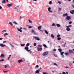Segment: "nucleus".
Returning <instances> with one entry per match:
<instances>
[{"mask_svg":"<svg viewBox=\"0 0 74 74\" xmlns=\"http://www.w3.org/2000/svg\"><path fill=\"white\" fill-rule=\"evenodd\" d=\"M63 16H67V17L66 18L67 20H70V19H71V17H70V16H68L67 13H66L65 14H63Z\"/></svg>","mask_w":74,"mask_h":74,"instance_id":"obj_1","label":"nucleus"},{"mask_svg":"<svg viewBox=\"0 0 74 74\" xmlns=\"http://www.w3.org/2000/svg\"><path fill=\"white\" fill-rule=\"evenodd\" d=\"M24 49L27 50V52H29V51H31V50H28L29 49V48L28 47H25Z\"/></svg>","mask_w":74,"mask_h":74,"instance_id":"obj_2","label":"nucleus"},{"mask_svg":"<svg viewBox=\"0 0 74 74\" xmlns=\"http://www.w3.org/2000/svg\"><path fill=\"white\" fill-rule=\"evenodd\" d=\"M48 54V52H45L43 53L42 54L43 56H46Z\"/></svg>","mask_w":74,"mask_h":74,"instance_id":"obj_3","label":"nucleus"},{"mask_svg":"<svg viewBox=\"0 0 74 74\" xmlns=\"http://www.w3.org/2000/svg\"><path fill=\"white\" fill-rule=\"evenodd\" d=\"M34 38L35 39V40H37L38 41L40 40V38L38 37H37L36 36H35L34 37Z\"/></svg>","mask_w":74,"mask_h":74,"instance_id":"obj_4","label":"nucleus"},{"mask_svg":"<svg viewBox=\"0 0 74 74\" xmlns=\"http://www.w3.org/2000/svg\"><path fill=\"white\" fill-rule=\"evenodd\" d=\"M12 5V3H8L7 4V7H11Z\"/></svg>","mask_w":74,"mask_h":74,"instance_id":"obj_5","label":"nucleus"},{"mask_svg":"<svg viewBox=\"0 0 74 74\" xmlns=\"http://www.w3.org/2000/svg\"><path fill=\"white\" fill-rule=\"evenodd\" d=\"M42 48L38 47V49H37V50L38 51H41L42 50Z\"/></svg>","mask_w":74,"mask_h":74,"instance_id":"obj_6","label":"nucleus"},{"mask_svg":"<svg viewBox=\"0 0 74 74\" xmlns=\"http://www.w3.org/2000/svg\"><path fill=\"white\" fill-rule=\"evenodd\" d=\"M40 69L36 71L35 72V74H37V73H40Z\"/></svg>","mask_w":74,"mask_h":74,"instance_id":"obj_7","label":"nucleus"},{"mask_svg":"<svg viewBox=\"0 0 74 74\" xmlns=\"http://www.w3.org/2000/svg\"><path fill=\"white\" fill-rule=\"evenodd\" d=\"M0 46L1 47H5V45H3V44H0Z\"/></svg>","mask_w":74,"mask_h":74,"instance_id":"obj_8","label":"nucleus"},{"mask_svg":"<svg viewBox=\"0 0 74 74\" xmlns=\"http://www.w3.org/2000/svg\"><path fill=\"white\" fill-rule=\"evenodd\" d=\"M1 57H2L3 58H4V55L3 54H1L0 56V58H1Z\"/></svg>","mask_w":74,"mask_h":74,"instance_id":"obj_9","label":"nucleus"},{"mask_svg":"<svg viewBox=\"0 0 74 74\" xmlns=\"http://www.w3.org/2000/svg\"><path fill=\"white\" fill-rule=\"evenodd\" d=\"M69 52L70 53H73V51L71 50H69Z\"/></svg>","mask_w":74,"mask_h":74,"instance_id":"obj_10","label":"nucleus"},{"mask_svg":"<svg viewBox=\"0 0 74 74\" xmlns=\"http://www.w3.org/2000/svg\"><path fill=\"white\" fill-rule=\"evenodd\" d=\"M1 2L3 4H5V3H6V2L5 1V0H3Z\"/></svg>","mask_w":74,"mask_h":74,"instance_id":"obj_11","label":"nucleus"},{"mask_svg":"<svg viewBox=\"0 0 74 74\" xmlns=\"http://www.w3.org/2000/svg\"><path fill=\"white\" fill-rule=\"evenodd\" d=\"M17 29L19 32H22V29H20L19 28H17Z\"/></svg>","mask_w":74,"mask_h":74,"instance_id":"obj_12","label":"nucleus"},{"mask_svg":"<svg viewBox=\"0 0 74 74\" xmlns=\"http://www.w3.org/2000/svg\"><path fill=\"white\" fill-rule=\"evenodd\" d=\"M23 61L22 60H18V62H19V63H20L21 62H22Z\"/></svg>","mask_w":74,"mask_h":74,"instance_id":"obj_13","label":"nucleus"},{"mask_svg":"<svg viewBox=\"0 0 74 74\" xmlns=\"http://www.w3.org/2000/svg\"><path fill=\"white\" fill-rule=\"evenodd\" d=\"M64 54L66 55H69V53L68 52H66L64 53Z\"/></svg>","mask_w":74,"mask_h":74,"instance_id":"obj_14","label":"nucleus"},{"mask_svg":"<svg viewBox=\"0 0 74 74\" xmlns=\"http://www.w3.org/2000/svg\"><path fill=\"white\" fill-rule=\"evenodd\" d=\"M38 30H40V29H41V26H40L38 27Z\"/></svg>","mask_w":74,"mask_h":74,"instance_id":"obj_15","label":"nucleus"},{"mask_svg":"<svg viewBox=\"0 0 74 74\" xmlns=\"http://www.w3.org/2000/svg\"><path fill=\"white\" fill-rule=\"evenodd\" d=\"M58 50L60 52H61L62 51V50L61 49H58Z\"/></svg>","mask_w":74,"mask_h":74,"instance_id":"obj_16","label":"nucleus"},{"mask_svg":"<svg viewBox=\"0 0 74 74\" xmlns=\"http://www.w3.org/2000/svg\"><path fill=\"white\" fill-rule=\"evenodd\" d=\"M56 26H57V27H59L60 26V25L59 24H56Z\"/></svg>","mask_w":74,"mask_h":74,"instance_id":"obj_17","label":"nucleus"},{"mask_svg":"<svg viewBox=\"0 0 74 74\" xmlns=\"http://www.w3.org/2000/svg\"><path fill=\"white\" fill-rule=\"evenodd\" d=\"M13 24H15V25H17V23L16 21H14L12 22Z\"/></svg>","mask_w":74,"mask_h":74,"instance_id":"obj_18","label":"nucleus"},{"mask_svg":"<svg viewBox=\"0 0 74 74\" xmlns=\"http://www.w3.org/2000/svg\"><path fill=\"white\" fill-rule=\"evenodd\" d=\"M66 30L67 31H70L71 30V29L70 28H66Z\"/></svg>","mask_w":74,"mask_h":74,"instance_id":"obj_19","label":"nucleus"},{"mask_svg":"<svg viewBox=\"0 0 74 74\" xmlns=\"http://www.w3.org/2000/svg\"><path fill=\"white\" fill-rule=\"evenodd\" d=\"M4 32H7V31H6L5 30H4L2 31V34H3V33H4Z\"/></svg>","mask_w":74,"mask_h":74,"instance_id":"obj_20","label":"nucleus"},{"mask_svg":"<svg viewBox=\"0 0 74 74\" xmlns=\"http://www.w3.org/2000/svg\"><path fill=\"white\" fill-rule=\"evenodd\" d=\"M45 33H46L47 34H48V32H47V31L46 30H45Z\"/></svg>","mask_w":74,"mask_h":74,"instance_id":"obj_21","label":"nucleus"},{"mask_svg":"<svg viewBox=\"0 0 74 74\" xmlns=\"http://www.w3.org/2000/svg\"><path fill=\"white\" fill-rule=\"evenodd\" d=\"M51 37H52V38H54V37H55V36H53V34H51Z\"/></svg>","mask_w":74,"mask_h":74,"instance_id":"obj_22","label":"nucleus"},{"mask_svg":"<svg viewBox=\"0 0 74 74\" xmlns=\"http://www.w3.org/2000/svg\"><path fill=\"white\" fill-rule=\"evenodd\" d=\"M4 36H8V34L7 33H6L3 34Z\"/></svg>","mask_w":74,"mask_h":74,"instance_id":"obj_23","label":"nucleus"},{"mask_svg":"<svg viewBox=\"0 0 74 74\" xmlns=\"http://www.w3.org/2000/svg\"><path fill=\"white\" fill-rule=\"evenodd\" d=\"M43 46L45 48H47V45L45 44L43 45Z\"/></svg>","mask_w":74,"mask_h":74,"instance_id":"obj_24","label":"nucleus"},{"mask_svg":"<svg viewBox=\"0 0 74 74\" xmlns=\"http://www.w3.org/2000/svg\"><path fill=\"white\" fill-rule=\"evenodd\" d=\"M60 55H63V53H64V52H62V51L61 52H60Z\"/></svg>","mask_w":74,"mask_h":74,"instance_id":"obj_25","label":"nucleus"},{"mask_svg":"<svg viewBox=\"0 0 74 74\" xmlns=\"http://www.w3.org/2000/svg\"><path fill=\"white\" fill-rule=\"evenodd\" d=\"M56 24H55L53 23V24H52L51 25V26H56Z\"/></svg>","mask_w":74,"mask_h":74,"instance_id":"obj_26","label":"nucleus"},{"mask_svg":"<svg viewBox=\"0 0 74 74\" xmlns=\"http://www.w3.org/2000/svg\"><path fill=\"white\" fill-rule=\"evenodd\" d=\"M28 21L29 22V23H33V22L32 21H30V19L28 20Z\"/></svg>","mask_w":74,"mask_h":74,"instance_id":"obj_27","label":"nucleus"},{"mask_svg":"<svg viewBox=\"0 0 74 74\" xmlns=\"http://www.w3.org/2000/svg\"><path fill=\"white\" fill-rule=\"evenodd\" d=\"M51 8L50 7H49V8H48V11H50V10H51Z\"/></svg>","mask_w":74,"mask_h":74,"instance_id":"obj_28","label":"nucleus"},{"mask_svg":"<svg viewBox=\"0 0 74 74\" xmlns=\"http://www.w3.org/2000/svg\"><path fill=\"white\" fill-rule=\"evenodd\" d=\"M29 45H30V43H27L26 45V46L27 47L28 46H29Z\"/></svg>","mask_w":74,"mask_h":74,"instance_id":"obj_29","label":"nucleus"},{"mask_svg":"<svg viewBox=\"0 0 74 74\" xmlns=\"http://www.w3.org/2000/svg\"><path fill=\"white\" fill-rule=\"evenodd\" d=\"M52 2L51 1H50L49 2V4L51 5L52 4Z\"/></svg>","mask_w":74,"mask_h":74,"instance_id":"obj_30","label":"nucleus"},{"mask_svg":"<svg viewBox=\"0 0 74 74\" xmlns=\"http://www.w3.org/2000/svg\"><path fill=\"white\" fill-rule=\"evenodd\" d=\"M61 38L58 37V38H57V40H60L61 39Z\"/></svg>","mask_w":74,"mask_h":74,"instance_id":"obj_31","label":"nucleus"},{"mask_svg":"<svg viewBox=\"0 0 74 74\" xmlns=\"http://www.w3.org/2000/svg\"><path fill=\"white\" fill-rule=\"evenodd\" d=\"M21 45V46L23 47V46H25V44H21V45Z\"/></svg>","mask_w":74,"mask_h":74,"instance_id":"obj_32","label":"nucleus"},{"mask_svg":"<svg viewBox=\"0 0 74 74\" xmlns=\"http://www.w3.org/2000/svg\"><path fill=\"white\" fill-rule=\"evenodd\" d=\"M38 47H40V48H42V45H38Z\"/></svg>","mask_w":74,"mask_h":74,"instance_id":"obj_33","label":"nucleus"},{"mask_svg":"<svg viewBox=\"0 0 74 74\" xmlns=\"http://www.w3.org/2000/svg\"><path fill=\"white\" fill-rule=\"evenodd\" d=\"M36 45H37V44H36V43H34V46H36Z\"/></svg>","mask_w":74,"mask_h":74,"instance_id":"obj_34","label":"nucleus"},{"mask_svg":"<svg viewBox=\"0 0 74 74\" xmlns=\"http://www.w3.org/2000/svg\"><path fill=\"white\" fill-rule=\"evenodd\" d=\"M10 45L12 47H14V45L10 44Z\"/></svg>","mask_w":74,"mask_h":74,"instance_id":"obj_35","label":"nucleus"},{"mask_svg":"<svg viewBox=\"0 0 74 74\" xmlns=\"http://www.w3.org/2000/svg\"><path fill=\"white\" fill-rule=\"evenodd\" d=\"M60 34H58L57 36V37L58 38L59 37H60Z\"/></svg>","mask_w":74,"mask_h":74,"instance_id":"obj_36","label":"nucleus"},{"mask_svg":"<svg viewBox=\"0 0 74 74\" xmlns=\"http://www.w3.org/2000/svg\"><path fill=\"white\" fill-rule=\"evenodd\" d=\"M58 10L59 11H62V9L60 8H58Z\"/></svg>","mask_w":74,"mask_h":74,"instance_id":"obj_37","label":"nucleus"},{"mask_svg":"<svg viewBox=\"0 0 74 74\" xmlns=\"http://www.w3.org/2000/svg\"><path fill=\"white\" fill-rule=\"evenodd\" d=\"M69 66H72V63H71V62H70L69 63Z\"/></svg>","mask_w":74,"mask_h":74,"instance_id":"obj_38","label":"nucleus"},{"mask_svg":"<svg viewBox=\"0 0 74 74\" xmlns=\"http://www.w3.org/2000/svg\"><path fill=\"white\" fill-rule=\"evenodd\" d=\"M9 71L8 70L6 71H3V73H7V72H8V71Z\"/></svg>","mask_w":74,"mask_h":74,"instance_id":"obj_39","label":"nucleus"},{"mask_svg":"<svg viewBox=\"0 0 74 74\" xmlns=\"http://www.w3.org/2000/svg\"><path fill=\"white\" fill-rule=\"evenodd\" d=\"M9 24H10V25H12V22H10Z\"/></svg>","mask_w":74,"mask_h":74,"instance_id":"obj_40","label":"nucleus"},{"mask_svg":"<svg viewBox=\"0 0 74 74\" xmlns=\"http://www.w3.org/2000/svg\"><path fill=\"white\" fill-rule=\"evenodd\" d=\"M4 59H2L1 60H0V62H1V61H4Z\"/></svg>","mask_w":74,"mask_h":74,"instance_id":"obj_41","label":"nucleus"},{"mask_svg":"<svg viewBox=\"0 0 74 74\" xmlns=\"http://www.w3.org/2000/svg\"><path fill=\"white\" fill-rule=\"evenodd\" d=\"M32 33H34V30H33V29H32Z\"/></svg>","mask_w":74,"mask_h":74,"instance_id":"obj_42","label":"nucleus"},{"mask_svg":"<svg viewBox=\"0 0 74 74\" xmlns=\"http://www.w3.org/2000/svg\"><path fill=\"white\" fill-rule=\"evenodd\" d=\"M48 73L47 72H43V74H47Z\"/></svg>","mask_w":74,"mask_h":74,"instance_id":"obj_43","label":"nucleus"},{"mask_svg":"<svg viewBox=\"0 0 74 74\" xmlns=\"http://www.w3.org/2000/svg\"><path fill=\"white\" fill-rule=\"evenodd\" d=\"M32 27L31 26H29L28 27L29 29H30Z\"/></svg>","mask_w":74,"mask_h":74,"instance_id":"obj_44","label":"nucleus"},{"mask_svg":"<svg viewBox=\"0 0 74 74\" xmlns=\"http://www.w3.org/2000/svg\"><path fill=\"white\" fill-rule=\"evenodd\" d=\"M58 3H59L60 4H61V2L60 1H58Z\"/></svg>","mask_w":74,"mask_h":74,"instance_id":"obj_45","label":"nucleus"},{"mask_svg":"<svg viewBox=\"0 0 74 74\" xmlns=\"http://www.w3.org/2000/svg\"><path fill=\"white\" fill-rule=\"evenodd\" d=\"M54 65H55L56 66H58V64H57L56 63H54Z\"/></svg>","mask_w":74,"mask_h":74,"instance_id":"obj_46","label":"nucleus"},{"mask_svg":"<svg viewBox=\"0 0 74 74\" xmlns=\"http://www.w3.org/2000/svg\"><path fill=\"white\" fill-rule=\"evenodd\" d=\"M5 68H7V65H5L4 66Z\"/></svg>","mask_w":74,"mask_h":74,"instance_id":"obj_47","label":"nucleus"},{"mask_svg":"<svg viewBox=\"0 0 74 74\" xmlns=\"http://www.w3.org/2000/svg\"><path fill=\"white\" fill-rule=\"evenodd\" d=\"M54 56H55V57H57V55H56L55 54H54Z\"/></svg>","mask_w":74,"mask_h":74,"instance_id":"obj_48","label":"nucleus"},{"mask_svg":"<svg viewBox=\"0 0 74 74\" xmlns=\"http://www.w3.org/2000/svg\"><path fill=\"white\" fill-rule=\"evenodd\" d=\"M69 24H71L72 23V22L70 21V22H69Z\"/></svg>","mask_w":74,"mask_h":74,"instance_id":"obj_49","label":"nucleus"},{"mask_svg":"<svg viewBox=\"0 0 74 74\" xmlns=\"http://www.w3.org/2000/svg\"><path fill=\"white\" fill-rule=\"evenodd\" d=\"M7 42V41H4L3 42V43H6Z\"/></svg>","mask_w":74,"mask_h":74,"instance_id":"obj_50","label":"nucleus"},{"mask_svg":"<svg viewBox=\"0 0 74 74\" xmlns=\"http://www.w3.org/2000/svg\"><path fill=\"white\" fill-rule=\"evenodd\" d=\"M66 27H67V28H69L70 27L69 26V25H68L66 26Z\"/></svg>","mask_w":74,"mask_h":74,"instance_id":"obj_51","label":"nucleus"},{"mask_svg":"<svg viewBox=\"0 0 74 74\" xmlns=\"http://www.w3.org/2000/svg\"><path fill=\"white\" fill-rule=\"evenodd\" d=\"M62 74H66V73L64 72H63Z\"/></svg>","mask_w":74,"mask_h":74,"instance_id":"obj_52","label":"nucleus"},{"mask_svg":"<svg viewBox=\"0 0 74 74\" xmlns=\"http://www.w3.org/2000/svg\"><path fill=\"white\" fill-rule=\"evenodd\" d=\"M2 9V7H1V6H0V10H1Z\"/></svg>","mask_w":74,"mask_h":74,"instance_id":"obj_53","label":"nucleus"},{"mask_svg":"<svg viewBox=\"0 0 74 74\" xmlns=\"http://www.w3.org/2000/svg\"><path fill=\"white\" fill-rule=\"evenodd\" d=\"M38 67H39V66L38 65L36 66V67H37V68H38Z\"/></svg>","mask_w":74,"mask_h":74,"instance_id":"obj_54","label":"nucleus"},{"mask_svg":"<svg viewBox=\"0 0 74 74\" xmlns=\"http://www.w3.org/2000/svg\"><path fill=\"white\" fill-rule=\"evenodd\" d=\"M64 55H62V57L64 58Z\"/></svg>","mask_w":74,"mask_h":74,"instance_id":"obj_55","label":"nucleus"},{"mask_svg":"<svg viewBox=\"0 0 74 74\" xmlns=\"http://www.w3.org/2000/svg\"><path fill=\"white\" fill-rule=\"evenodd\" d=\"M23 29H24V30H26V28H24Z\"/></svg>","mask_w":74,"mask_h":74,"instance_id":"obj_56","label":"nucleus"},{"mask_svg":"<svg viewBox=\"0 0 74 74\" xmlns=\"http://www.w3.org/2000/svg\"><path fill=\"white\" fill-rule=\"evenodd\" d=\"M3 38H0V40H3Z\"/></svg>","mask_w":74,"mask_h":74,"instance_id":"obj_57","label":"nucleus"},{"mask_svg":"<svg viewBox=\"0 0 74 74\" xmlns=\"http://www.w3.org/2000/svg\"><path fill=\"white\" fill-rule=\"evenodd\" d=\"M53 51H56V49H55L53 50Z\"/></svg>","mask_w":74,"mask_h":74,"instance_id":"obj_58","label":"nucleus"},{"mask_svg":"<svg viewBox=\"0 0 74 74\" xmlns=\"http://www.w3.org/2000/svg\"><path fill=\"white\" fill-rule=\"evenodd\" d=\"M49 12H52V10H50L49 11Z\"/></svg>","mask_w":74,"mask_h":74,"instance_id":"obj_59","label":"nucleus"},{"mask_svg":"<svg viewBox=\"0 0 74 74\" xmlns=\"http://www.w3.org/2000/svg\"><path fill=\"white\" fill-rule=\"evenodd\" d=\"M17 12H19L20 11L19 10H18V9H17Z\"/></svg>","mask_w":74,"mask_h":74,"instance_id":"obj_60","label":"nucleus"},{"mask_svg":"<svg viewBox=\"0 0 74 74\" xmlns=\"http://www.w3.org/2000/svg\"><path fill=\"white\" fill-rule=\"evenodd\" d=\"M72 6H73V8H74V5L73 4H72Z\"/></svg>","mask_w":74,"mask_h":74,"instance_id":"obj_61","label":"nucleus"},{"mask_svg":"<svg viewBox=\"0 0 74 74\" xmlns=\"http://www.w3.org/2000/svg\"><path fill=\"white\" fill-rule=\"evenodd\" d=\"M14 9H16V7H15L14 8Z\"/></svg>","mask_w":74,"mask_h":74,"instance_id":"obj_62","label":"nucleus"},{"mask_svg":"<svg viewBox=\"0 0 74 74\" xmlns=\"http://www.w3.org/2000/svg\"><path fill=\"white\" fill-rule=\"evenodd\" d=\"M65 68H66V69H67V68H69V67H68V66H66V67H65Z\"/></svg>","mask_w":74,"mask_h":74,"instance_id":"obj_63","label":"nucleus"},{"mask_svg":"<svg viewBox=\"0 0 74 74\" xmlns=\"http://www.w3.org/2000/svg\"><path fill=\"white\" fill-rule=\"evenodd\" d=\"M6 1H7V2H8L9 1L8 0H6Z\"/></svg>","mask_w":74,"mask_h":74,"instance_id":"obj_64","label":"nucleus"}]
</instances>
